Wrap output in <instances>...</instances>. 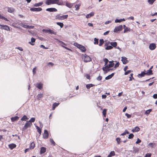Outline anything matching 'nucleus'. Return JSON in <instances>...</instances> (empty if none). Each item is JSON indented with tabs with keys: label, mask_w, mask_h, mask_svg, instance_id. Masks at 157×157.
Listing matches in <instances>:
<instances>
[{
	"label": "nucleus",
	"mask_w": 157,
	"mask_h": 157,
	"mask_svg": "<svg viewBox=\"0 0 157 157\" xmlns=\"http://www.w3.org/2000/svg\"><path fill=\"white\" fill-rule=\"evenodd\" d=\"M45 3L47 5L53 4H57L59 5H63V3L59 2V0H46Z\"/></svg>",
	"instance_id": "1"
},
{
	"label": "nucleus",
	"mask_w": 157,
	"mask_h": 157,
	"mask_svg": "<svg viewBox=\"0 0 157 157\" xmlns=\"http://www.w3.org/2000/svg\"><path fill=\"white\" fill-rule=\"evenodd\" d=\"M42 31L44 33H48L50 34H54L56 35V33L53 30L48 28L47 29H42Z\"/></svg>",
	"instance_id": "2"
},
{
	"label": "nucleus",
	"mask_w": 157,
	"mask_h": 157,
	"mask_svg": "<svg viewBox=\"0 0 157 157\" xmlns=\"http://www.w3.org/2000/svg\"><path fill=\"white\" fill-rule=\"evenodd\" d=\"M68 17V15H63L60 16V15L58 14L56 16L55 18L56 19L62 20L67 19Z\"/></svg>",
	"instance_id": "3"
},
{
	"label": "nucleus",
	"mask_w": 157,
	"mask_h": 157,
	"mask_svg": "<svg viewBox=\"0 0 157 157\" xmlns=\"http://www.w3.org/2000/svg\"><path fill=\"white\" fill-rule=\"evenodd\" d=\"M82 58L84 59V61L85 62H89L91 61V59L90 57L86 54L83 55Z\"/></svg>",
	"instance_id": "4"
},
{
	"label": "nucleus",
	"mask_w": 157,
	"mask_h": 157,
	"mask_svg": "<svg viewBox=\"0 0 157 157\" xmlns=\"http://www.w3.org/2000/svg\"><path fill=\"white\" fill-rule=\"evenodd\" d=\"M123 29V26L120 25L116 27L114 30V32L116 33H119Z\"/></svg>",
	"instance_id": "5"
},
{
	"label": "nucleus",
	"mask_w": 157,
	"mask_h": 157,
	"mask_svg": "<svg viewBox=\"0 0 157 157\" xmlns=\"http://www.w3.org/2000/svg\"><path fill=\"white\" fill-rule=\"evenodd\" d=\"M0 29H4L8 31H10V27L7 25L0 24Z\"/></svg>",
	"instance_id": "6"
},
{
	"label": "nucleus",
	"mask_w": 157,
	"mask_h": 157,
	"mask_svg": "<svg viewBox=\"0 0 157 157\" xmlns=\"http://www.w3.org/2000/svg\"><path fill=\"white\" fill-rule=\"evenodd\" d=\"M32 123L29 122H26L25 125V126L22 128V130L24 131L29 127H30L32 125Z\"/></svg>",
	"instance_id": "7"
},
{
	"label": "nucleus",
	"mask_w": 157,
	"mask_h": 157,
	"mask_svg": "<svg viewBox=\"0 0 157 157\" xmlns=\"http://www.w3.org/2000/svg\"><path fill=\"white\" fill-rule=\"evenodd\" d=\"M42 9L40 7H32L30 8V10L33 12H38L42 10Z\"/></svg>",
	"instance_id": "8"
},
{
	"label": "nucleus",
	"mask_w": 157,
	"mask_h": 157,
	"mask_svg": "<svg viewBox=\"0 0 157 157\" xmlns=\"http://www.w3.org/2000/svg\"><path fill=\"white\" fill-rule=\"evenodd\" d=\"M43 138L44 139H47L48 137L49 133L47 130L45 129L44 130V133L43 134Z\"/></svg>",
	"instance_id": "9"
},
{
	"label": "nucleus",
	"mask_w": 157,
	"mask_h": 157,
	"mask_svg": "<svg viewBox=\"0 0 157 157\" xmlns=\"http://www.w3.org/2000/svg\"><path fill=\"white\" fill-rule=\"evenodd\" d=\"M110 44V43H108V42L106 43L105 44V46H106L105 48V49L106 50H109L110 49H112L113 48V47L111 45H109L108 44Z\"/></svg>",
	"instance_id": "10"
},
{
	"label": "nucleus",
	"mask_w": 157,
	"mask_h": 157,
	"mask_svg": "<svg viewBox=\"0 0 157 157\" xmlns=\"http://www.w3.org/2000/svg\"><path fill=\"white\" fill-rule=\"evenodd\" d=\"M156 48V45L155 44V43H151L149 45V48L151 50H154Z\"/></svg>",
	"instance_id": "11"
},
{
	"label": "nucleus",
	"mask_w": 157,
	"mask_h": 157,
	"mask_svg": "<svg viewBox=\"0 0 157 157\" xmlns=\"http://www.w3.org/2000/svg\"><path fill=\"white\" fill-rule=\"evenodd\" d=\"M121 61L124 64H127L128 62L127 58L126 57L123 56L121 57Z\"/></svg>",
	"instance_id": "12"
},
{
	"label": "nucleus",
	"mask_w": 157,
	"mask_h": 157,
	"mask_svg": "<svg viewBox=\"0 0 157 157\" xmlns=\"http://www.w3.org/2000/svg\"><path fill=\"white\" fill-rule=\"evenodd\" d=\"M46 11L50 12H55L57 11V10L55 8H50L47 9Z\"/></svg>",
	"instance_id": "13"
},
{
	"label": "nucleus",
	"mask_w": 157,
	"mask_h": 157,
	"mask_svg": "<svg viewBox=\"0 0 157 157\" xmlns=\"http://www.w3.org/2000/svg\"><path fill=\"white\" fill-rule=\"evenodd\" d=\"M146 74L145 70H144V71L142 72L140 74H138L137 76L139 78H142L144 77L145 75H146Z\"/></svg>",
	"instance_id": "14"
},
{
	"label": "nucleus",
	"mask_w": 157,
	"mask_h": 157,
	"mask_svg": "<svg viewBox=\"0 0 157 157\" xmlns=\"http://www.w3.org/2000/svg\"><path fill=\"white\" fill-rule=\"evenodd\" d=\"M46 148L45 147H41L40 148V154H42L46 152Z\"/></svg>",
	"instance_id": "15"
},
{
	"label": "nucleus",
	"mask_w": 157,
	"mask_h": 157,
	"mask_svg": "<svg viewBox=\"0 0 157 157\" xmlns=\"http://www.w3.org/2000/svg\"><path fill=\"white\" fill-rule=\"evenodd\" d=\"M108 43H110L113 47H113L116 48L117 45V43L116 42H110L109 41H108Z\"/></svg>",
	"instance_id": "16"
},
{
	"label": "nucleus",
	"mask_w": 157,
	"mask_h": 157,
	"mask_svg": "<svg viewBox=\"0 0 157 157\" xmlns=\"http://www.w3.org/2000/svg\"><path fill=\"white\" fill-rule=\"evenodd\" d=\"M114 61L113 60H112L111 61H109V64L107 65L108 67H109L110 68L113 67H114V63H113Z\"/></svg>",
	"instance_id": "17"
},
{
	"label": "nucleus",
	"mask_w": 157,
	"mask_h": 157,
	"mask_svg": "<svg viewBox=\"0 0 157 157\" xmlns=\"http://www.w3.org/2000/svg\"><path fill=\"white\" fill-rule=\"evenodd\" d=\"M133 151L132 150H131V151H130L131 152H133V153H134V154H135L136 153L138 152L139 150L138 148H137L136 147H133Z\"/></svg>",
	"instance_id": "18"
},
{
	"label": "nucleus",
	"mask_w": 157,
	"mask_h": 157,
	"mask_svg": "<svg viewBox=\"0 0 157 157\" xmlns=\"http://www.w3.org/2000/svg\"><path fill=\"white\" fill-rule=\"evenodd\" d=\"M36 86L39 89L41 90L43 87V85L41 82L37 83L36 85Z\"/></svg>",
	"instance_id": "19"
},
{
	"label": "nucleus",
	"mask_w": 157,
	"mask_h": 157,
	"mask_svg": "<svg viewBox=\"0 0 157 157\" xmlns=\"http://www.w3.org/2000/svg\"><path fill=\"white\" fill-rule=\"evenodd\" d=\"M114 73H112L111 74L107 76L105 78V80H109L112 78L114 75Z\"/></svg>",
	"instance_id": "20"
},
{
	"label": "nucleus",
	"mask_w": 157,
	"mask_h": 157,
	"mask_svg": "<svg viewBox=\"0 0 157 157\" xmlns=\"http://www.w3.org/2000/svg\"><path fill=\"white\" fill-rule=\"evenodd\" d=\"M140 130V128L138 126H136L134 128L132 129V131L133 132H138Z\"/></svg>",
	"instance_id": "21"
},
{
	"label": "nucleus",
	"mask_w": 157,
	"mask_h": 157,
	"mask_svg": "<svg viewBox=\"0 0 157 157\" xmlns=\"http://www.w3.org/2000/svg\"><path fill=\"white\" fill-rule=\"evenodd\" d=\"M9 147L12 150L16 147V145L14 144H11L8 145Z\"/></svg>",
	"instance_id": "22"
},
{
	"label": "nucleus",
	"mask_w": 157,
	"mask_h": 157,
	"mask_svg": "<svg viewBox=\"0 0 157 157\" xmlns=\"http://www.w3.org/2000/svg\"><path fill=\"white\" fill-rule=\"evenodd\" d=\"M125 21V20L124 18L121 19H116L115 20V23H120L122 21Z\"/></svg>",
	"instance_id": "23"
},
{
	"label": "nucleus",
	"mask_w": 157,
	"mask_h": 157,
	"mask_svg": "<svg viewBox=\"0 0 157 157\" xmlns=\"http://www.w3.org/2000/svg\"><path fill=\"white\" fill-rule=\"evenodd\" d=\"M94 15V13L93 12H91L90 13L86 15V17L87 18H88L92 16H93Z\"/></svg>",
	"instance_id": "24"
},
{
	"label": "nucleus",
	"mask_w": 157,
	"mask_h": 157,
	"mask_svg": "<svg viewBox=\"0 0 157 157\" xmlns=\"http://www.w3.org/2000/svg\"><path fill=\"white\" fill-rule=\"evenodd\" d=\"M94 86H95L94 85L91 83L86 84V88L88 89H89L90 88Z\"/></svg>",
	"instance_id": "25"
},
{
	"label": "nucleus",
	"mask_w": 157,
	"mask_h": 157,
	"mask_svg": "<svg viewBox=\"0 0 157 157\" xmlns=\"http://www.w3.org/2000/svg\"><path fill=\"white\" fill-rule=\"evenodd\" d=\"M79 49L81 50V51L82 52H85L86 50V49L85 48V47L82 45H81V46H80V47L79 48Z\"/></svg>",
	"instance_id": "26"
},
{
	"label": "nucleus",
	"mask_w": 157,
	"mask_h": 157,
	"mask_svg": "<svg viewBox=\"0 0 157 157\" xmlns=\"http://www.w3.org/2000/svg\"><path fill=\"white\" fill-rule=\"evenodd\" d=\"M36 40V39L33 38L32 37L31 38V42H29V43L31 44V45H33L34 44L33 43L35 42Z\"/></svg>",
	"instance_id": "27"
},
{
	"label": "nucleus",
	"mask_w": 157,
	"mask_h": 157,
	"mask_svg": "<svg viewBox=\"0 0 157 157\" xmlns=\"http://www.w3.org/2000/svg\"><path fill=\"white\" fill-rule=\"evenodd\" d=\"M19 119V117L17 116H16L14 117H12L11 118V121L12 122H14L15 121H17Z\"/></svg>",
	"instance_id": "28"
},
{
	"label": "nucleus",
	"mask_w": 157,
	"mask_h": 157,
	"mask_svg": "<svg viewBox=\"0 0 157 157\" xmlns=\"http://www.w3.org/2000/svg\"><path fill=\"white\" fill-rule=\"evenodd\" d=\"M152 72V70H148L147 71V72H146V74L147 75H150L153 74Z\"/></svg>",
	"instance_id": "29"
},
{
	"label": "nucleus",
	"mask_w": 157,
	"mask_h": 157,
	"mask_svg": "<svg viewBox=\"0 0 157 157\" xmlns=\"http://www.w3.org/2000/svg\"><path fill=\"white\" fill-rule=\"evenodd\" d=\"M43 4V2H40L38 3H36L34 4L33 6L35 7H38L41 6Z\"/></svg>",
	"instance_id": "30"
},
{
	"label": "nucleus",
	"mask_w": 157,
	"mask_h": 157,
	"mask_svg": "<svg viewBox=\"0 0 157 157\" xmlns=\"http://www.w3.org/2000/svg\"><path fill=\"white\" fill-rule=\"evenodd\" d=\"M35 147V144H34V143L33 142L31 143L30 145L29 148L31 149H33Z\"/></svg>",
	"instance_id": "31"
},
{
	"label": "nucleus",
	"mask_w": 157,
	"mask_h": 157,
	"mask_svg": "<svg viewBox=\"0 0 157 157\" xmlns=\"http://www.w3.org/2000/svg\"><path fill=\"white\" fill-rule=\"evenodd\" d=\"M66 5L68 7L71 8L73 6V4L70 3L66 2Z\"/></svg>",
	"instance_id": "32"
},
{
	"label": "nucleus",
	"mask_w": 157,
	"mask_h": 157,
	"mask_svg": "<svg viewBox=\"0 0 157 157\" xmlns=\"http://www.w3.org/2000/svg\"><path fill=\"white\" fill-rule=\"evenodd\" d=\"M107 109H103V111H102V114L103 116L105 117H106V111H107Z\"/></svg>",
	"instance_id": "33"
},
{
	"label": "nucleus",
	"mask_w": 157,
	"mask_h": 157,
	"mask_svg": "<svg viewBox=\"0 0 157 157\" xmlns=\"http://www.w3.org/2000/svg\"><path fill=\"white\" fill-rule=\"evenodd\" d=\"M109 68V67L106 65L105 67H103L102 68V69L103 70H104V69H106L107 70V71L108 72L110 71V68Z\"/></svg>",
	"instance_id": "34"
},
{
	"label": "nucleus",
	"mask_w": 157,
	"mask_h": 157,
	"mask_svg": "<svg viewBox=\"0 0 157 157\" xmlns=\"http://www.w3.org/2000/svg\"><path fill=\"white\" fill-rule=\"evenodd\" d=\"M103 61L105 62V64L104 65L105 66H106V65H108L107 64V63L108 62H109V61L108 59L107 58H105L103 59Z\"/></svg>",
	"instance_id": "35"
},
{
	"label": "nucleus",
	"mask_w": 157,
	"mask_h": 157,
	"mask_svg": "<svg viewBox=\"0 0 157 157\" xmlns=\"http://www.w3.org/2000/svg\"><path fill=\"white\" fill-rule=\"evenodd\" d=\"M151 111L152 109H151L147 110L144 112V114L147 115L149 114Z\"/></svg>",
	"instance_id": "36"
},
{
	"label": "nucleus",
	"mask_w": 157,
	"mask_h": 157,
	"mask_svg": "<svg viewBox=\"0 0 157 157\" xmlns=\"http://www.w3.org/2000/svg\"><path fill=\"white\" fill-rule=\"evenodd\" d=\"M28 118L26 115H24L21 118V121H26V120L28 119Z\"/></svg>",
	"instance_id": "37"
},
{
	"label": "nucleus",
	"mask_w": 157,
	"mask_h": 157,
	"mask_svg": "<svg viewBox=\"0 0 157 157\" xmlns=\"http://www.w3.org/2000/svg\"><path fill=\"white\" fill-rule=\"evenodd\" d=\"M104 43V41L103 39H101L99 40V46H101Z\"/></svg>",
	"instance_id": "38"
},
{
	"label": "nucleus",
	"mask_w": 157,
	"mask_h": 157,
	"mask_svg": "<svg viewBox=\"0 0 157 157\" xmlns=\"http://www.w3.org/2000/svg\"><path fill=\"white\" fill-rule=\"evenodd\" d=\"M43 97V94H38L37 96V99L38 100H40V99Z\"/></svg>",
	"instance_id": "39"
},
{
	"label": "nucleus",
	"mask_w": 157,
	"mask_h": 157,
	"mask_svg": "<svg viewBox=\"0 0 157 157\" xmlns=\"http://www.w3.org/2000/svg\"><path fill=\"white\" fill-rule=\"evenodd\" d=\"M56 24L58 25L61 28H62L63 26V24L62 22H57Z\"/></svg>",
	"instance_id": "40"
},
{
	"label": "nucleus",
	"mask_w": 157,
	"mask_h": 157,
	"mask_svg": "<svg viewBox=\"0 0 157 157\" xmlns=\"http://www.w3.org/2000/svg\"><path fill=\"white\" fill-rule=\"evenodd\" d=\"M131 31L130 29L127 27L125 28L124 29V33H125L128 31Z\"/></svg>",
	"instance_id": "41"
},
{
	"label": "nucleus",
	"mask_w": 157,
	"mask_h": 157,
	"mask_svg": "<svg viewBox=\"0 0 157 157\" xmlns=\"http://www.w3.org/2000/svg\"><path fill=\"white\" fill-rule=\"evenodd\" d=\"M132 72H133V71L131 70H128L127 71H126L124 73V75H128Z\"/></svg>",
	"instance_id": "42"
},
{
	"label": "nucleus",
	"mask_w": 157,
	"mask_h": 157,
	"mask_svg": "<svg viewBox=\"0 0 157 157\" xmlns=\"http://www.w3.org/2000/svg\"><path fill=\"white\" fill-rule=\"evenodd\" d=\"M94 44H98V39L96 38H94Z\"/></svg>",
	"instance_id": "43"
},
{
	"label": "nucleus",
	"mask_w": 157,
	"mask_h": 157,
	"mask_svg": "<svg viewBox=\"0 0 157 157\" xmlns=\"http://www.w3.org/2000/svg\"><path fill=\"white\" fill-rule=\"evenodd\" d=\"M17 23H13V24L12 25L13 27H14L15 28H18V29H20V27L19 26H18L16 25H15L17 24Z\"/></svg>",
	"instance_id": "44"
},
{
	"label": "nucleus",
	"mask_w": 157,
	"mask_h": 157,
	"mask_svg": "<svg viewBox=\"0 0 157 157\" xmlns=\"http://www.w3.org/2000/svg\"><path fill=\"white\" fill-rule=\"evenodd\" d=\"M134 135L133 134L131 133L129 134L128 138L129 139H132L134 137Z\"/></svg>",
	"instance_id": "45"
},
{
	"label": "nucleus",
	"mask_w": 157,
	"mask_h": 157,
	"mask_svg": "<svg viewBox=\"0 0 157 157\" xmlns=\"http://www.w3.org/2000/svg\"><path fill=\"white\" fill-rule=\"evenodd\" d=\"M80 6V4H76L75 5V7L76 8L75 10H78L79 9V7Z\"/></svg>",
	"instance_id": "46"
},
{
	"label": "nucleus",
	"mask_w": 157,
	"mask_h": 157,
	"mask_svg": "<svg viewBox=\"0 0 157 157\" xmlns=\"http://www.w3.org/2000/svg\"><path fill=\"white\" fill-rule=\"evenodd\" d=\"M14 9L11 8H8V11L10 13H12Z\"/></svg>",
	"instance_id": "47"
},
{
	"label": "nucleus",
	"mask_w": 157,
	"mask_h": 157,
	"mask_svg": "<svg viewBox=\"0 0 157 157\" xmlns=\"http://www.w3.org/2000/svg\"><path fill=\"white\" fill-rule=\"evenodd\" d=\"M74 45L76 46L77 47L79 48L81 45L78 44L77 43H75L74 44Z\"/></svg>",
	"instance_id": "48"
},
{
	"label": "nucleus",
	"mask_w": 157,
	"mask_h": 157,
	"mask_svg": "<svg viewBox=\"0 0 157 157\" xmlns=\"http://www.w3.org/2000/svg\"><path fill=\"white\" fill-rule=\"evenodd\" d=\"M155 1V0H148V2L149 3V4L152 5Z\"/></svg>",
	"instance_id": "49"
},
{
	"label": "nucleus",
	"mask_w": 157,
	"mask_h": 157,
	"mask_svg": "<svg viewBox=\"0 0 157 157\" xmlns=\"http://www.w3.org/2000/svg\"><path fill=\"white\" fill-rule=\"evenodd\" d=\"M121 140V138L119 137H117L116 138V140L117 141V143L118 144H120Z\"/></svg>",
	"instance_id": "50"
},
{
	"label": "nucleus",
	"mask_w": 157,
	"mask_h": 157,
	"mask_svg": "<svg viewBox=\"0 0 157 157\" xmlns=\"http://www.w3.org/2000/svg\"><path fill=\"white\" fill-rule=\"evenodd\" d=\"M50 141L51 142V143L52 144H53V145H54V146L55 145L56 143L52 139H50Z\"/></svg>",
	"instance_id": "51"
},
{
	"label": "nucleus",
	"mask_w": 157,
	"mask_h": 157,
	"mask_svg": "<svg viewBox=\"0 0 157 157\" xmlns=\"http://www.w3.org/2000/svg\"><path fill=\"white\" fill-rule=\"evenodd\" d=\"M119 62H117L116 64L115 65L114 67L115 68H116L117 67H118L119 65Z\"/></svg>",
	"instance_id": "52"
},
{
	"label": "nucleus",
	"mask_w": 157,
	"mask_h": 157,
	"mask_svg": "<svg viewBox=\"0 0 157 157\" xmlns=\"http://www.w3.org/2000/svg\"><path fill=\"white\" fill-rule=\"evenodd\" d=\"M155 145V143H150L148 144V146H151V147L153 148V145Z\"/></svg>",
	"instance_id": "53"
},
{
	"label": "nucleus",
	"mask_w": 157,
	"mask_h": 157,
	"mask_svg": "<svg viewBox=\"0 0 157 157\" xmlns=\"http://www.w3.org/2000/svg\"><path fill=\"white\" fill-rule=\"evenodd\" d=\"M102 78L101 76L99 75L97 78V79L98 81H100L102 79Z\"/></svg>",
	"instance_id": "54"
},
{
	"label": "nucleus",
	"mask_w": 157,
	"mask_h": 157,
	"mask_svg": "<svg viewBox=\"0 0 157 157\" xmlns=\"http://www.w3.org/2000/svg\"><path fill=\"white\" fill-rule=\"evenodd\" d=\"M59 103L55 102L53 104V106H54L56 107L57 106L59 105Z\"/></svg>",
	"instance_id": "55"
},
{
	"label": "nucleus",
	"mask_w": 157,
	"mask_h": 157,
	"mask_svg": "<svg viewBox=\"0 0 157 157\" xmlns=\"http://www.w3.org/2000/svg\"><path fill=\"white\" fill-rule=\"evenodd\" d=\"M109 154L111 155L112 156H114L115 155V152L113 151H111L110 153Z\"/></svg>",
	"instance_id": "56"
},
{
	"label": "nucleus",
	"mask_w": 157,
	"mask_h": 157,
	"mask_svg": "<svg viewBox=\"0 0 157 157\" xmlns=\"http://www.w3.org/2000/svg\"><path fill=\"white\" fill-rule=\"evenodd\" d=\"M125 115L128 118H130L131 117V115L128 114L127 113H126L125 114Z\"/></svg>",
	"instance_id": "57"
},
{
	"label": "nucleus",
	"mask_w": 157,
	"mask_h": 157,
	"mask_svg": "<svg viewBox=\"0 0 157 157\" xmlns=\"http://www.w3.org/2000/svg\"><path fill=\"white\" fill-rule=\"evenodd\" d=\"M22 27L28 29L29 26L28 25L23 24V25H22Z\"/></svg>",
	"instance_id": "58"
},
{
	"label": "nucleus",
	"mask_w": 157,
	"mask_h": 157,
	"mask_svg": "<svg viewBox=\"0 0 157 157\" xmlns=\"http://www.w3.org/2000/svg\"><path fill=\"white\" fill-rule=\"evenodd\" d=\"M141 142V140H140L139 138H137V140L136 142V144H138L140 143Z\"/></svg>",
	"instance_id": "59"
},
{
	"label": "nucleus",
	"mask_w": 157,
	"mask_h": 157,
	"mask_svg": "<svg viewBox=\"0 0 157 157\" xmlns=\"http://www.w3.org/2000/svg\"><path fill=\"white\" fill-rule=\"evenodd\" d=\"M35 117H32L30 119V121H31V122H33L35 121Z\"/></svg>",
	"instance_id": "60"
},
{
	"label": "nucleus",
	"mask_w": 157,
	"mask_h": 157,
	"mask_svg": "<svg viewBox=\"0 0 157 157\" xmlns=\"http://www.w3.org/2000/svg\"><path fill=\"white\" fill-rule=\"evenodd\" d=\"M144 157H151V154H150L147 153L146 154Z\"/></svg>",
	"instance_id": "61"
},
{
	"label": "nucleus",
	"mask_w": 157,
	"mask_h": 157,
	"mask_svg": "<svg viewBox=\"0 0 157 157\" xmlns=\"http://www.w3.org/2000/svg\"><path fill=\"white\" fill-rule=\"evenodd\" d=\"M40 48H43L44 49H48V48L45 47L44 45H42V44L40 45Z\"/></svg>",
	"instance_id": "62"
},
{
	"label": "nucleus",
	"mask_w": 157,
	"mask_h": 157,
	"mask_svg": "<svg viewBox=\"0 0 157 157\" xmlns=\"http://www.w3.org/2000/svg\"><path fill=\"white\" fill-rule=\"evenodd\" d=\"M16 48L18 49L20 51H23V49H22V48H21V47H18L17 48Z\"/></svg>",
	"instance_id": "63"
},
{
	"label": "nucleus",
	"mask_w": 157,
	"mask_h": 157,
	"mask_svg": "<svg viewBox=\"0 0 157 157\" xmlns=\"http://www.w3.org/2000/svg\"><path fill=\"white\" fill-rule=\"evenodd\" d=\"M153 98L155 99H156L157 98V94H154L153 96Z\"/></svg>",
	"instance_id": "64"
}]
</instances>
